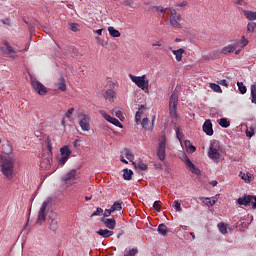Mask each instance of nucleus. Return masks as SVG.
<instances>
[{
    "label": "nucleus",
    "instance_id": "nucleus-1",
    "mask_svg": "<svg viewBox=\"0 0 256 256\" xmlns=\"http://www.w3.org/2000/svg\"><path fill=\"white\" fill-rule=\"evenodd\" d=\"M14 168V156H3L1 163L2 174H4L6 178L11 179L13 178Z\"/></svg>",
    "mask_w": 256,
    "mask_h": 256
},
{
    "label": "nucleus",
    "instance_id": "nucleus-2",
    "mask_svg": "<svg viewBox=\"0 0 256 256\" xmlns=\"http://www.w3.org/2000/svg\"><path fill=\"white\" fill-rule=\"evenodd\" d=\"M222 153L221 144L218 140H212L208 149V157L211 160H219Z\"/></svg>",
    "mask_w": 256,
    "mask_h": 256
},
{
    "label": "nucleus",
    "instance_id": "nucleus-3",
    "mask_svg": "<svg viewBox=\"0 0 256 256\" xmlns=\"http://www.w3.org/2000/svg\"><path fill=\"white\" fill-rule=\"evenodd\" d=\"M129 78L142 90H148L149 88V79L146 78V74L142 76H134V74H129Z\"/></svg>",
    "mask_w": 256,
    "mask_h": 256
},
{
    "label": "nucleus",
    "instance_id": "nucleus-4",
    "mask_svg": "<svg viewBox=\"0 0 256 256\" xmlns=\"http://www.w3.org/2000/svg\"><path fill=\"white\" fill-rule=\"evenodd\" d=\"M166 135L161 134L159 136V144L157 146V156L160 160H165L166 158Z\"/></svg>",
    "mask_w": 256,
    "mask_h": 256
},
{
    "label": "nucleus",
    "instance_id": "nucleus-5",
    "mask_svg": "<svg viewBox=\"0 0 256 256\" xmlns=\"http://www.w3.org/2000/svg\"><path fill=\"white\" fill-rule=\"evenodd\" d=\"M237 202L243 206H250L252 204V208H256V196L252 194H244V196H240L237 199Z\"/></svg>",
    "mask_w": 256,
    "mask_h": 256
},
{
    "label": "nucleus",
    "instance_id": "nucleus-6",
    "mask_svg": "<svg viewBox=\"0 0 256 256\" xmlns=\"http://www.w3.org/2000/svg\"><path fill=\"white\" fill-rule=\"evenodd\" d=\"M79 118V125L82 130L89 131L91 130V118L89 114H84V112H81L78 114Z\"/></svg>",
    "mask_w": 256,
    "mask_h": 256
},
{
    "label": "nucleus",
    "instance_id": "nucleus-7",
    "mask_svg": "<svg viewBox=\"0 0 256 256\" xmlns=\"http://www.w3.org/2000/svg\"><path fill=\"white\" fill-rule=\"evenodd\" d=\"M171 14H170V24L173 26V28H182L181 20L182 16L181 14H177V10L175 8H169Z\"/></svg>",
    "mask_w": 256,
    "mask_h": 256
},
{
    "label": "nucleus",
    "instance_id": "nucleus-8",
    "mask_svg": "<svg viewBox=\"0 0 256 256\" xmlns=\"http://www.w3.org/2000/svg\"><path fill=\"white\" fill-rule=\"evenodd\" d=\"M30 80H31L32 87L38 94H40L41 96H44L45 94H47L48 90L46 86L42 84V82L37 80V78H33V76L30 77Z\"/></svg>",
    "mask_w": 256,
    "mask_h": 256
},
{
    "label": "nucleus",
    "instance_id": "nucleus-9",
    "mask_svg": "<svg viewBox=\"0 0 256 256\" xmlns=\"http://www.w3.org/2000/svg\"><path fill=\"white\" fill-rule=\"evenodd\" d=\"M60 154H61V158L59 159V164L61 166H64V164H66L67 160H69V156H71V154H72V150H71L70 146H68V145L62 146L60 148Z\"/></svg>",
    "mask_w": 256,
    "mask_h": 256
},
{
    "label": "nucleus",
    "instance_id": "nucleus-10",
    "mask_svg": "<svg viewBox=\"0 0 256 256\" xmlns=\"http://www.w3.org/2000/svg\"><path fill=\"white\" fill-rule=\"evenodd\" d=\"M48 204H49V201L44 200V202H42V204L40 206V209H39V212H38V217H37V222L39 224H42L47 218L46 210H47Z\"/></svg>",
    "mask_w": 256,
    "mask_h": 256
},
{
    "label": "nucleus",
    "instance_id": "nucleus-11",
    "mask_svg": "<svg viewBox=\"0 0 256 256\" xmlns=\"http://www.w3.org/2000/svg\"><path fill=\"white\" fill-rule=\"evenodd\" d=\"M99 113L101 114V116H103V118L108 120V122H111L115 126H119V128H123V124L120 122V120H118V118H113V116H110V114H107L105 110H99Z\"/></svg>",
    "mask_w": 256,
    "mask_h": 256
},
{
    "label": "nucleus",
    "instance_id": "nucleus-12",
    "mask_svg": "<svg viewBox=\"0 0 256 256\" xmlns=\"http://www.w3.org/2000/svg\"><path fill=\"white\" fill-rule=\"evenodd\" d=\"M183 158L185 160V164L187 168L193 172L194 174H201V170L195 166V164L190 160L189 156L187 154H183Z\"/></svg>",
    "mask_w": 256,
    "mask_h": 256
},
{
    "label": "nucleus",
    "instance_id": "nucleus-13",
    "mask_svg": "<svg viewBox=\"0 0 256 256\" xmlns=\"http://www.w3.org/2000/svg\"><path fill=\"white\" fill-rule=\"evenodd\" d=\"M202 130H203L208 136H213V134H214V129H213L212 120H210V119L205 120L204 124L202 125Z\"/></svg>",
    "mask_w": 256,
    "mask_h": 256
},
{
    "label": "nucleus",
    "instance_id": "nucleus-14",
    "mask_svg": "<svg viewBox=\"0 0 256 256\" xmlns=\"http://www.w3.org/2000/svg\"><path fill=\"white\" fill-rule=\"evenodd\" d=\"M77 179V170L75 168H72L62 176L63 182H68V180H76Z\"/></svg>",
    "mask_w": 256,
    "mask_h": 256
},
{
    "label": "nucleus",
    "instance_id": "nucleus-15",
    "mask_svg": "<svg viewBox=\"0 0 256 256\" xmlns=\"http://www.w3.org/2000/svg\"><path fill=\"white\" fill-rule=\"evenodd\" d=\"M102 222H104L105 226H107V229H109V231H113V228H115L117 222L115 220V218H102L101 219Z\"/></svg>",
    "mask_w": 256,
    "mask_h": 256
},
{
    "label": "nucleus",
    "instance_id": "nucleus-16",
    "mask_svg": "<svg viewBox=\"0 0 256 256\" xmlns=\"http://www.w3.org/2000/svg\"><path fill=\"white\" fill-rule=\"evenodd\" d=\"M98 235H100V237H104V239H108V237H112V235H114L113 230H108L107 228H100L99 230H97Z\"/></svg>",
    "mask_w": 256,
    "mask_h": 256
},
{
    "label": "nucleus",
    "instance_id": "nucleus-17",
    "mask_svg": "<svg viewBox=\"0 0 256 256\" xmlns=\"http://www.w3.org/2000/svg\"><path fill=\"white\" fill-rule=\"evenodd\" d=\"M169 50H171V52H173V54L175 55L176 60L178 62H181V60L183 58V54H185L184 48H179L178 50H173L172 46H170Z\"/></svg>",
    "mask_w": 256,
    "mask_h": 256
},
{
    "label": "nucleus",
    "instance_id": "nucleus-18",
    "mask_svg": "<svg viewBox=\"0 0 256 256\" xmlns=\"http://www.w3.org/2000/svg\"><path fill=\"white\" fill-rule=\"evenodd\" d=\"M52 158L50 156H47L46 158H43L40 162L41 168H45L46 170H49L52 166Z\"/></svg>",
    "mask_w": 256,
    "mask_h": 256
},
{
    "label": "nucleus",
    "instance_id": "nucleus-19",
    "mask_svg": "<svg viewBox=\"0 0 256 256\" xmlns=\"http://www.w3.org/2000/svg\"><path fill=\"white\" fill-rule=\"evenodd\" d=\"M56 86L58 87L59 90H62L63 92L67 90V83L64 76H60V78L58 79V82H56Z\"/></svg>",
    "mask_w": 256,
    "mask_h": 256
},
{
    "label": "nucleus",
    "instance_id": "nucleus-20",
    "mask_svg": "<svg viewBox=\"0 0 256 256\" xmlns=\"http://www.w3.org/2000/svg\"><path fill=\"white\" fill-rule=\"evenodd\" d=\"M158 233L160 235H163V237H166L168 235L169 230L167 224H164L163 222L158 225Z\"/></svg>",
    "mask_w": 256,
    "mask_h": 256
},
{
    "label": "nucleus",
    "instance_id": "nucleus-21",
    "mask_svg": "<svg viewBox=\"0 0 256 256\" xmlns=\"http://www.w3.org/2000/svg\"><path fill=\"white\" fill-rule=\"evenodd\" d=\"M200 200H202V202L206 204V206H214V204H216L217 202L216 198H209L204 196H200Z\"/></svg>",
    "mask_w": 256,
    "mask_h": 256
},
{
    "label": "nucleus",
    "instance_id": "nucleus-22",
    "mask_svg": "<svg viewBox=\"0 0 256 256\" xmlns=\"http://www.w3.org/2000/svg\"><path fill=\"white\" fill-rule=\"evenodd\" d=\"M115 96H116V92L115 90H112V89L106 90L104 94V98L109 102H113V99L115 98Z\"/></svg>",
    "mask_w": 256,
    "mask_h": 256
},
{
    "label": "nucleus",
    "instance_id": "nucleus-23",
    "mask_svg": "<svg viewBox=\"0 0 256 256\" xmlns=\"http://www.w3.org/2000/svg\"><path fill=\"white\" fill-rule=\"evenodd\" d=\"M236 48L237 44H228V46H224V48H222V54H230L231 52H234Z\"/></svg>",
    "mask_w": 256,
    "mask_h": 256
},
{
    "label": "nucleus",
    "instance_id": "nucleus-24",
    "mask_svg": "<svg viewBox=\"0 0 256 256\" xmlns=\"http://www.w3.org/2000/svg\"><path fill=\"white\" fill-rule=\"evenodd\" d=\"M3 150H4V153H5L7 156H14L12 144H9V143L3 144Z\"/></svg>",
    "mask_w": 256,
    "mask_h": 256
},
{
    "label": "nucleus",
    "instance_id": "nucleus-25",
    "mask_svg": "<svg viewBox=\"0 0 256 256\" xmlns=\"http://www.w3.org/2000/svg\"><path fill=\"white\" fill-rule=\"evenodd\" d=\"M178 100H179V96L176 92H173V94H171L170 96V100H169V104L172 106L177 107L178 106Z\"/></svg>",
    "mask_w": 256,
    "mask_h": 256
},
{
    "label": "nucleus",
    "instance_id": "nucleus-26",
    "mask_svg": "<svg viewBox=\"0 0 256 256\" xmlns=\"http://www.w3.org/2000/svg\"><path fill=\"white\" fill-rule=\"evenodd\" d=\"M108 32L113 38H119L121 36V32H119V30H116L114 26H109Z\"/></svg>",
    "mask_w": 256,
    "mask_h": 256
},
{
    "label": "nucleus",
    "instance_id": "nucleus-27",
    "mask_svg": "<svg viewBox=\"0 0 256 256\" xmlns=\"http://www.w3.org/2000/svg\"><path fill=\"white\" fill-rule=\"evenodd\" d=\"M58 226H59V222L57 220L56 217H52L51 218V222H50V229L51 231H53V233H56L57 229H58Z\"/></svg>",
    "mask_w": 256,
    "mask_h": 256
},
{
    "label": "nucleus",
    "instance_id": "nucleus-28",
    "mask_svg": "<svg viewBox=\"0 0 256 256\" xmlns=\"http://www.w3.org/2000/svg\"><path fill=\"white\" fill-rule=\"evenodd\" d=\"M244 16L247 18V20H256V12H253L251 10H244Z\"/></svg>",
    "mask_w": 256,
    "mask_h": 256
},
{
    "label": "nucleus",
    "instance_id": "nucleus-29",
    "mask_svg": "<svg viewBox=\"0 0 256 256\" xmlns=\"http://www.w3.org/2000/svg\"><path fill=\"white\" fill-rule=\"evenodd\" d=\"M218 229L222 235H227L228 233V226L225 222H218Z\"/></svg>",
    "mask_w": 256,
    "mask_h": 256
},
{
    "label": "nucleus",
    "instance_id": "nucleus-30",
    "mask_svg": "<svg viewBox=\"0 0 256 256\" xmlns=\"http://www.w3.org/2000/svg\"><path fill=\"white\" fill-rule=\"evenodd\" d=\"M132 176H133V170L129 168H124L123 178L125 180H131Z\"/></svg>",
    "mask_w": 256,
    "mask_h": 256
},
{
    "label": "nucleus",
    "instance_id": "nucleus-31",
    "mask_svg": "<svg viewBox=\"0 0 256 256\" xmlns=\"http://www.w3.org/2000/svg\"><path fill=\"white\" fill-rule=\"evenodd\" d=\"M123 204V201H115L112 204V212H115L116 210H122Z\"/></svg>",
    "mask_w": 256,
    "mask_h": 256
},
{
    "label": "nucleus",
    "instance_id": "nucleus-32",
    "mask_svg": "<svg viewBox=\"0 0 256 256\" xmlns=\"http://www.w3.org/2000/svg\"><path fill=\"white\" fill-rule=\"evenodd\" d=\"M239 176L242 178V180H244L245 182H251L252 180V175L249 174V173H245V172H242L240 171L239 172Z\"/></svg>",
    "mask_w": 256,
    "mask_h": 256
},
{
    "label": "nucleus",
    "instance_id": "nucleus-33",
    "mask_svg": "<svg viewBox=\"0 0 256 256\" xmlns=\"http://www.w3.org/2000/svg\"><path fill=\"white\" fill-rule=\"evenodd\" d=\"M218 123L220 124V126H222V128H228L231 124L228 118H220V120H218Z\"/></svg>",
    "mask_w": 256,
    "mask_h": 256
},
{
    "label": "nucleus",
    "instance_id": "nucleus-34",
    "mask_svg": "<svg viewBox=\"0 0 256 256\" xmlns=\"http://www.w3.org/2000/svg\"><path fill=\"white\" fill-rule=\"evenodd\" d=\"M141 124H142V127H143L145 130H151V123H150L149 118H143Z\"/></svg>",
    "mask_w": 256,
    "mask_h": 256
},
{
    "label": "nucleus",
    "instance_id": "nucleus-35",
    "mask_svg": "<svg viewBox=\"0 0 256 256\" xmlns=\"http://www.w3.org/2000/svg\"><path fill=\"white\" fill-rule=\"evenodd\" d=\"M142 108H144L143 104L141 106H139V109L135 115V120H136L137 124H139L141 122Z\"/></svg>",
    "mask_w": 256,
    "mask_h": 256
},
{
    "label": "nucleus",
    "instance_id": "nucleus-36",
    "mask_svg": "<svg viewBox=\"0 0 256 256\" xmlns=\"http://www.w3.org/2000/svg\"><path fill=\"white\" fill-rule=\"evenodd\" d=\"M170 116L172 118H177V107L169 104Z\"/></svg>",
    "mask_w": 256,
    "mask_h": 256
},
{
    "label": "nucleus",
    "instance_id": "nucleus-37",
    "mask_svg": "<svg viewBox=\"0 0 256 256\" xmlns=\"http://www.w3.org/2000/svg\"><path fill=\"white\" fill-rule=\"evenodd\" d=\"M251 97H252V102L256 104V84L251 85Z\"/></svg>",
    "mask_w": 256,
    "mask_h": 256
},
{
    "label": "nucleus",
    "instance_id": "nucleus-38",
    "mask_svg": "<svg viewBox=\"0 0 256 256\" xmlns=\"http://www.w3.org/2000/svg\"><path fill=\"white\" fill-rule=\"evenodd\" d=\"M138 253H139L138 248H130V250H128V252H126L124 256H136L138 255Z\"/></svg>",
    "mask_w": 256,
    "mask_h": 256
},
{
    "label": "nucleus",
    "instance_id": "nucleus-39",
    "mask_svg": "<svg viewBox=\"0 0 256 256\" xmlns=\"http://www.w3.org/2000/svg\"><path fill=\"white\" fill-rule=\"evenodd\" d=\"M6 49L8 50L9 56H11L12 58H16L17 54L14 48H12V46H10L9 44H6Z\"/></svg>",
    "mask_w": 256,
    "mask_h": 256
},
{
    "label": "nucleus",
    "instance_id": "nucleus-40",
    "mask_svg": "<svg viewBox=\"0 0 256 256\" xmlns=\"http://www.w3.org/2000/svg\"><path fill=\"white\" fill-rule=\"evenodd\" d=\"M210 88H212V90H214V92H222V88L218 82V84H215L214 82L210 83Z\"/></svg>",
    "mask_w": 256,
    "mask_h": 256
},
{
    "label": "nucleus",
    "instance_id": "nucleus-41",
    "mask_svg": "<svg viewBox=\"0 0 256 256\" xmlns=\"http://www.w3.org/2000/svg\"><path fill=\"white\" fill-rule=\"evenodd\" d=\"M237 86H238L239 91L241 92V94H246L247 88H246L244 82H237Z\"/></svg>",
    "mask_w": 256,
    "mask_h": 256
},
{
    "label": "nucleus",
    "instance_id": "nucleus-42",
    "mask_svg": "<svg viewBox=\"0 0 256 256\" xmlns=\"http://www.w3.org/2000/svg\"><path fill=\"white\" fill-rule=\"evenodd\" d=\"M175 130H176V136L178 140H180L181 142L182 138H184V134L179 126H176Z\"/></svg>",
    "mask_w": 256,
    "mask_h": 256
},
{
    "label": "nucleus",
    "instance_id": "nucleus-43",
    "mask_svg": "<svg viewBox=\"0 0 256 256\" xmlns=\"http://www.w3.org/2000/svg\"><path fill=\"white\" fill-rule=\"evenodd\" d=\"M125 6H129L130 8H137L138 4L134 2V0H124Z\"/></svg>",
    "mask_w": 256,
    "mask_h": 256
},
{
    "label": "nucleus",
    "instance_id": "nucleus-44",
    "mask_svg": "<svg viewBox=\"0 0 256 256\" xmlns=\"http://www.w3.org/2000/svg\"><path fill=\"white\" fill-rule=\"evenodd\" d=\"M188 144H189L188 152H190V153L192 154L193 152L196 151V146H194L193 144H191L190 140H186V141H185V145L188 146Z\"/></svg>",
    "mask_w": 256,
    "mask_h": 256
},
{
    "label": "nucleus",
    "instance_id": "nucleus-45",
    "mask_svg": "<svg viewBox=\"0 0 256 256\" xmlns=\"http://www.w3.org/2000/svg\"><path fill=\"white\" fill-rule=\"evenodd\" d=\"M255 28H256V22H253L251 20V22H249L248 25H247V31L248 32H254Z\"/></svg>",
    "mask_w": 256,
    "mask_h": 256
},
{
    "label": "nucleus",
    "instance_id": "nucleus-46",
    "mask_svg": "<svg viewBox=\"0 0 256 256\" xmlns=\"http://www.w3.org/2000/svg\"><path fill=\"white\" fill-rule=\"evenodd\" d=\"M254 134H255V128H253V126H250V128L246 129V136H248L249 138H252Z\"/></svg>",
    "mask_w": 256,
    "mask_h": 256
},
{
    "label": "nucleus",
    "instance_id": "nucleus-47",
    "mask_svg": "<svg viewBox=\"0 0 256 256\" xmlns=\"http://www.w3.org/2000/svg\"><path fill=\"white\" fill-rule=\"evenodd\" d=\"M153 208L157 210V212H160L162 206H161V200H155L153 203Z\"/></svg>",
    "mask_w": 256,
    "mask_h": 256
},
{
    "label": "nucleus",
    "instance_id": "nucleus-48",
    "mask_svg": "<svg viewBox=\"0 0 256 256\" xmlns=\"http://www.w3.org/2000/svg\"><path fill=\"white\" fill-rule=\"evenodd\" d=\"M104 210L101 207H97L94 212H92L91 216H101L103 214Z\"/></svg>",
    "mask_w": 256,
    "mask_h": 256
},
{
    "label": "nucleus",
    "instance_id": "nucleus-49",
    "mask_svg": "<svg viewBox=\"0 0 256 256\" xmlns=\"http://www.w3.org/2000/svg\"><path fill=\"white\" fill-rule=\"evenodd\" d=\"M125 155L128 160L134 159V154H132L131 150L129 148H125Z\"/></svg>",
    "mask_w": 256,
    "mask_h": 256
},
{
    "label": "nucleus",
    "instance_id": "nucleus-50",
    "mask_svg": "<svg viewBox=\"0 0 256 256\" xmlns=\"http://www.w3.org/2000/svg\"><path fill=\"white\" fill-rule=\"evenodd\" d=\"M137 168H140V170H147L148 166L145 164V162H142L141 160L137 162L136 164Z\"/></svg>",
    "mask_w": 256,
    "mask_h": 256
},
{
    "label": "nucleus",
    "instance_id": "nucleus-51",
    "mask_svg": "<svg viewBox=\"0 0 256 256\" xmlns=\"http://www.w3.org/2000/svg\"><path fill=\"white\" fill-rule=\"evenodd\" d=\"M173 207H174L178 212H181V211H182L181 202H179V200H174Z\"/></svg>",
    "mask_w": 256,
    "mask_h": 256
},
{
    "label": "nucleus",
    "instance_id": "nucleus-52",
    "mask_svg": "<svg viewBox=\"0 0 256 256\" xmlns=\"http://www.w3.org/2000/svg\"><path fill=\"white\" fill-rule=\"evenodd\" d=\"M155 10L157 12H161L162 14H165L166 10H168V8H163L162 6H155Z\"/></svg>",
    "mask_w": 256,
    "mask_h": 256
},
{
    "label": "nucleus",
    "instance_id": "nucleus-53",
    "mask_svg": "<svg viewBox=\"0 0 256 256\" xmlns=\"http://www.w3.org/2000/svg\"><path fill=\"white\" fill-rule=\"evenodd\" d=\"M113 206H111L110 208H106L104 210V216H111L112 212H113Z\"/></svg>",
    "mask_w": 256,
    "mask_h": 256
},
{
    "label": "nucleus",
    "instance_id": "nucleus-54",
    "mask_svg": "<svg viewBox=\"0 0 256 256\" xmlns=\"http://www.w3.org/2000/svg\"><path fill=\"white\" fill-rule=\"evenodd\" d=\"M74 112H75V108H69V109L67 110L65 116H66L67 118H70V116H71L72 114H74Z\"/></svg>",
    "mask_w": 256,
    "mask_h": 256
},
{
    "label": "nucleus",
    "instance_id": "nucleus-55",
    "mask_svg": "<svg viewBox=\"0 0 256 256\" xmlns=\"http://www.w3.org/2000/svg\"><path fill=\"white\" fill-rule=\"evenodd\" d=\"M249 43V41L245 38V36H243L240 40V44L242 46H247V44Z\"/></svg>",
    "mask_w": 256,
    "mask_h": 256
},
{
    "label": "nucleus",
    "instance_id": "nucleus-56",
    "mask_svg": "<svg viewBox=\"0 0 256 256\" xmlns=\"http://www.w3.org/2000/svg\"><path fill=\"white\" fill-rule=\"evenodd\" d=\"M112 114H115L118 118H120L122 112L121 110H117V108H114V110H112Z\"/></svg>",
    "mask_w": 256,
    "mask_h": 256
},
{
    "label": "nucleus",
    "instance_id": "nucleus-57",
    "mask_svg": "<svg viewBox=\"0 0 256 256\" xmlns=\"http://www.w3.org/2000/svg\"><path fill=\"white\" fill-rule=\"evenodd\" d=\"M155 120H156V116H153L152 117V123H150V130H153V128H154Z\"/></svg>",
    "mask_w": 256,
    "mask_h": 256
},
{
    "label": "nucleus",
    "instance_id": "nucleus-58",
    "mask_svg": "<svg viewBox=\"0 0 256 256\" xmlns=\"http://www.w3.org/2000/svg\"><path fill=\"white\" fill-rule=\"evenodd\" d=\"M71 30H72L73 32H77V30H78V24H71Z\"/></svg>",
    "mask_w": 256,
    "mask_h": 256
},
{
    "label": "nucleus",
    "instance_id": "nucleus-59",
    "mask_svg": "<svg viewBox=\"0 0 256 256\" xmlns=\"http://www.w3.org/2000/svg\"><path fill=\"white\" fill-rule=\"evenodd\" d=\"M73 146L74 148H78V146H80V140L79 139L74 140Z\"/></svg>",
    "mask_w": 256,
    "mask_h": 256
},
{
    "label": "nucleus",
    "instance_id": "nucleus-60",
    "mask_svg": "<svg viewBox=\"0 0 256 256\" xmlns=\"http://www.w3.org/2000/svg\"><path fill=\"white\" fill-rule=\"evenodd\" d=\"M219 84H221L222 86H228V82L225 79L219 80Z\"/></svg>",
    "mask_w": 256,
    "mask_h": 256
},
{
    "label": "nucleus",
    "instance_id": "nucleus-61",
    "mask_svg": "<svg viewBox=\"0 0 256 256\" xmlns=\"http://www.w3.org/2000/svg\"><path fill=\"white\" fill-rule=\"evenodd\" d=\"M96 34H98V36H102L103 28H100V29L96 30Z\"/></svg>",
    "mask_w": 256,
    "mask_h": 256
},
{
    "label": "nucleus",
    "instance_id": "nucleus-62",
    "mask_svg": "<svg viewBox=\"0 0 256 256\" xmlns=\"http://www.w3.org/2000/svg\"><path fill=\"white\" fill-rule=\"evenodd\" d=\"M188 2L184 1L181 2L180 4H178V6H180L181 8H184L185 6H187Z\"/></svg>",
    "mask_w": 256,
    "mask_h": 256
},
{
    "label": "nucleus",
    "instance_id": "nucleus-63",
    "mask_svg": "<svg viewBox=\"0 0 256 256\" xmlns=\"http://www.w3.org/2000/svg\"><path fill=\"white\" fill-rule=\"evenodd\" d=\"M210 184H212V186H217L218 182H217V180H212V181L210 182Z\"/></svg>",
    "mask_w": 256,
    "mask_h": 256
},
{
    "label": "nucleus",
    "instance_id": "nucleus-64",
    "mask_svg": "<svg viewBox=\"0 0 256 256\" xmlns=\"http://www.w3.org/2000/svg\"><path fill=\"white\" fill-rule=\"evenodd\" d=\"M152 46H162V44L160 41H158V42H154V44H152Z\"/></svg>",
    "mask_w": 256,
    "mask_h": 256
}]
</instances>
